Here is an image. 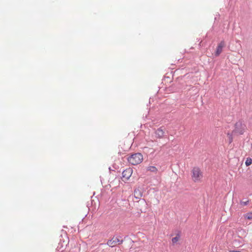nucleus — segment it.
<instances>
[{
	"instance_id": "nucleus-10",
	"label": "nucleus",
	"mask_w": 252,
	"mask_h": 252,
	"mask_svg": "<svg viewBox=\"0 0 252 252\" xmlns=\"http://www.w3.org/2000/svg\"><path fill=\"white\" fill-rule=\"evenodd\" d=\"M245 217L248 220H252V213L249 212L245 215Z\"/></svg>"
},
{
	"instance_id": "nucleus-9",
	"label": "nucleus",
	"mask_w": 252,
	"mask_h": 252,
	"mask_svg": "<svg viewBox=\"0 0 252 252\" xmlns=\"http://www.w3.org/2000/svg\"><path fill=\"white\" fill-rule=\"evenodd\" d=\"M252 163V159L251 158H247L246 160V162H245V164L247 166H249L250 165H251Z\"/></svg>"
},
{
	"instance_id": "nucleus-11",
	"label": "nucleus",
	"mask_w": 252,
	"mask_h": 252,
	"mask_svg": "<svg viewBox=\"0 0 252 252\" xmlns=\"http://www.w3.org/2000/svg\"><path fill=\"white\" fill-rule=\"evenodd\" d=\"M148 170L151 172H155L157 171V169L155 166H151L148 167Z\"/></svg>"
},
{
	"instance_id": "nucleus-12",
	"label": "nucleus",
	"mask_w": 252,
	"mask_h": 252,
	"mask_svg": "<svg viewBox=\"0 0 252 252\" xmlns=\"http://www.w3.org/2000/svg\"><path fill=\"white\" fill-rule=\"evenodd\" d=\"M179 240V236H176L172 239V242L173 244H176Z\"/></svg>"
},
{
	"instance_id": "nucleus-5",
	"label": "nucleus",
	"mask_w": 252,
	"mask_h": 252,
	"mask_svg": "<svg viewBox=\"0 0 252 252\" xmlns=\"http://www.w3.org/2000/svg\"><path fill=\"white\" fill-rule=\"evenodd\" d=\"M123 242V240H120L117 238H114L113 237L112 239L109 240L107 244L111 247H113L117 245V244H121Z\"/></svg>"
},
{
	"instance_id": "nucleus-7",
	"label": "nucleus",
	"mask_w": 252,
	"mask_h": 252,
	"mask_svg": "<svg viewBox=\"0 0 252 252\" xmlns=\"http://www.w3.org/2000/svg\"><path fill=\"white\" fill-rule=\"evenodd\" d=\"M224 46V41H221L219 44L218 45L217 50L216 52V55L217 56H218L220 55V54L221 53L222 51V48Z\"/></svg>"
},
{
	"instance_id": "nucleus-8",
	"label": "nucleus",
	"mask_w": 252,
	"mask_h": 252,
	"mask_svg": "<svg viewBox=\"0 0 252 252\" xmlns=\"http://www.w3.org/2000/svg\"><path fill=\"white\" fill-rule=\"evenodd\" d=\"M155 133L157 138H161L163 137L164 132L161 128H159L156 131Z\"/></svg>"
},
{
	"instance_id": "nucleus-4",
	"label": "nucleus",
	"mask_w": 252,
	"mask_h": 252,
	"mask_svg": "<svg viewBox=\"0 0 252 252\" xmlns=\"http://www.w3.org/2000/svg\"><path fill=\"white\" fill-rule=\"evenodd\" d=\"M143 189L142 188L138 187L134 190V197L137 199H140L143 196Z\"/></svg>"
},
{
	"instance_id": "nucleus-6",
	"label": "nucleus",
	"mask_w": 252,
	"mask_h": 252,
	"mask_svg": "<svg viewBox=\"0 0 252 252\" xmlns=\"http://www.w3.org/2000/svg\"><path fill=\"white\" fill-rule=\"evenodd\" d=\"M235 126L236 131L240 134H242L246 129V126L241 123H237Z\"/></svg>"
},
{
	"instance_id": "nucleus-3",
	"label": "nucleus",
	"mask_w": 252,
	"mask_h": 252,
	"mask_svg": "<svg viewBox=\"0 0 252 252\" xmlns=\"http://www.w3.org/2000/svg\"><path fill=\"white\" fill-rule=\"evenodd\" d=\"M133 170L131 168H126L123 172V179L124 181L128 180L132 174Z\"/></svg>"
},
{
	"instance_id": "nucleus-14",
	"label": "nucleus",
	"mask_w": 252,
	"mask_h": 252,
	"mask_svg": "<svg viewBox=\"0 0 252 252\" xmlns=\"http://www.w3.org/2000/svg\"><path fill=\"white\" fill-rule=\"evenodd\" d=\"M230 252H241L240 251H230Z\"/></svg>"
},
{
	"instance_id": "nucleus-13",
	"label": "nucleus",
	"mask_w": 252,
	"mask_h": 252,
	"mask_svg": "<svg viewBox=\"0 0 252 252\" xmlns=\"http://www.w3.org/2000/svg\"><path fill=\"white\" fill-rule=\"evenodd\" d=\"M249 203V200H247L246 201L242 200L240 201V204L242 206H246Z\"/></svg>"
},
{
	"instance_id": "nucleus-1",
	"label": "nucleus",
	"mask_w": 252,
	"mask_h": 252,
	"mask_svg": "<svg viewBox=\"0 0 252 252\" xmlns=\"http://www.w3.org/2000/svg\"><path fill=\"white\" fill-rule=\"evenodd\" d=\"M203 172L198 167H194L191 170V178L194 183H200L203 178Z\"/></svg>"
},
{
	"instance_id": "nucleus-2",
	"label": "nucleus",
	"mask_w": 252,
	"mask_h": 252,
	"mask_svg": "<svg viewBox=\"0 0 252 252\" xmlns=\"http://www.w3.org/2000/svg\"><path fill=\"white\" fill-rule=\"evenodd\" d=\"M143 159V155L140 153L132 154L127 158L129 163L132 165H137L140 163Z\"/></svg>"
}]
</instances>
